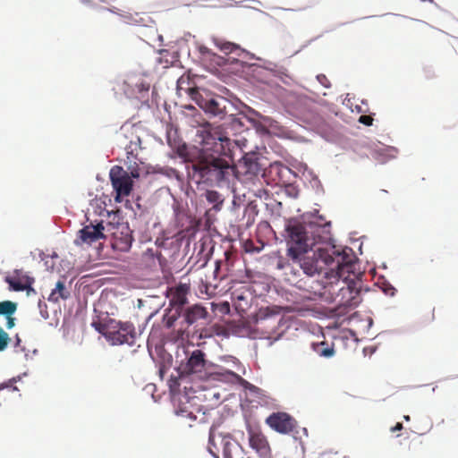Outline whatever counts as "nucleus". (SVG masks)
Instances as JSON below:
<instances>
[{
	"instance_id": "1",
	"label": "nucleus",
	"mask_w": 458,
	"mask_h": 458,
	"mask_svg": "<svg viewBox=\"0 0 458 458\" xmlns=\"http://www.w3.org/2000/svg\"><path fill=\"white\" fill-rule=\"evenodd\" d=\"M301 218V221L288 219V257L308 276L325 273L327 278L334 279L324 286L323 294L328 293L337 309L355 308L360 302V287L353 280H341L345 273L353 272L352 250H339L335 246L318 248L312 257H308L317 243L330 239L331 224L311 213L303 214Z\"/></svg>"
},
{
	"instance_id": "2",
	"label": "nucleus",
	"mask_w": 458,
	"mask_h": 458,
	"mask_svg": "<svg viewBox=\"0 0 458 458\" xmlns=\"http://www.w3.org/2000/svg\"><path fill=\"white\" fill-rule=\"evenodd\" d=\"M197 137L201 154L191 164L192 176L209 185H220L236 177L237 171L229 148L230 140L223 135L220 128L207 123L198 131Z\"/></svg>"
},
{
	"instance_id": "3",
	"label": "nucleus",
	"mask_w": 458,
	"mask_h": 458,
	"mask_svg": "<svg viewBox=\"0 0 458 458\" xmlns=\"http://www.w3.org/2000/svg\"><path fill=\"white\" fill-rule=\"evenodd\" d=\"M285 309L279 306L260 309L255 316L256 329L268 339H278L286 331Z\"/></svg>"
},
{
	"instance_id": "4",
	"label": "nucleus",
	"mask_w": 458,
	"mask_h": 458,
	"mask_svg": "<svg viewBox=\"0 0 458 458\" xmlns=\"http://www.w3.org/2000/svg\"><path fill=\"white\" fill-rule=\"evenodd\" d=\"M183 357L176 352V371L179 377H191L192 378H208V361L206 354L199 349L189 352L182 349Z\"/></svg>"
},
{
	"instance_id": "5",
	"label": "nucleus",
	"mask_w": 458,
	"mask_h": 458,
	"mask_svg": "<svg viewBox=\"0 0 458 458\" xmlns=\"http://www.w3.org/2000/svg\"><path fill=\"white\" fill-rule=\"evenodd\" d=\"M95 328L113 345H133L137 337L135 327L131 322L109 318L104 323H93Z\"/></svg>"
},
{
	"instance_id": "6",
	"label": "nucleus",
	"mask_w": 458,
	"mask_h": 458,
	"mask_svg": "<svg viewBox=\"0 0 458 458\" xmlns=\"http://www.w3.org/2000/svg\"><path fill=\"white\" fill-rule=\"evenodd\" d=\"M218 443L222 445L224 458H244L242 445L230 434L224 435L217 432L216 428L212 426L209 429L208 449L215 458H219Z\"/></svg>"
},
{
	"instance_id": "7",
	"label": "nucleus",
	"mask_w": 458,
	"mask_h": 458,
	"mask_svg": "<svg viewBox=\"0 0 458 458\" xmlns=\"http://www.w3.org/2000/svg\"><path fill=\"white\" fill-rule=\"evenodd\" d=\"M109 177L115 192L114 199L121 202L122 198L129 196L132 191V177L120 165L111 168Z\"/></svg>"
},
{
	"instance_id": "8",
	"label": "nucleus",
	"mask_w": 458,
	"mask_h": 458,
	"mask_svg": "<svg viewBox=\"0 0 458 458\" xmlns=\"http://www.w3.org/2000/svg\"><path fill=\"white\" fill-rule=\"evenodd\" d=\"M106 234L112 236V246L119 251H128L131 246L133 238L128 225L118 224L114 225L107 223Z\"/></svg>"
},
{
	"instance_id": "9",
	"label": "nucleus",
	"mask_w": 458,
	"mask_h": 458,
	"mask_svg": "<svg viewBox=\"0 0 458 458\" xmlns=\"http://www.w3.org/2000/svg\"><path fill=\"white\" fill-rule=\"evenodd\" d=\"M107 223L100 221L96 225L90 223L78 232V238L74 241L76 245L91 244L100 239L107 238Z\"/></svg>"
},
{
	"instance_id": "10",
	"label": "nucleus",
	"mask_w": 458,
	"mask_h": 458,
	"mask_svg": "<svg viewBox=\"0 0 458 458\" xmlns=\"http://www.w3.org/2000/svg\"><path fill=\"white\" fill-rule=\"evenodd\" d=\"M191 292V285L187 283H179L175 286L167 289L166 296L169 299L170 306L173 309L182 310L188 301V295Z\"/></svg>"
},
{
	"instance_id": "11",
	"label": "nucleus",
	"mask_w": 458,
	"mask_h": 458,
	"mask_svg": "<svg viewBox=\"0 0 458 458\" xmlns=\"http://www.w3.org/2000/svg\"><path fill=\"white\" fill-rule=\"evenodd\" d=\"M240 173L245 175L248 179H252L259 174H263L264 168L260 163V157L256 153H248L243 157L239 165Z\"/></svg>"
},
{
	"instance_id": "12",
	"label": "nucleus",
	"mask_w": 458,
	"mask_h": 458,
	"mask_svg": "<svg viewBox=\"0 0 458 458\" xmlns=\"http://www.w3.org/2000/svg\"><path fill=\"white\" fill-rule=\"evenodd\" d=\"M5 281L9 284V289L12 291H26L27 295L36 293L35 289L32 287L34 278L26 274L16 271L13 276H7Z\"/></svg>"
},
{
	"instance_id": "13",
	"label": "nucleus",
	"mask_w": 458,
	"mask_h": 458,
	"mask_svg": "<svg viewBox=\"0 0 458 458\" xmlns=\"http://www.w3.org/2000/svg\"><path fill=\"white\" fill-rule=\"evenodd\" d=\"M250 446L256 451L260 458H271V448L267 437L259 430L250 429Z\"/></svg>"
},
{
	"instance_id": "14",
	"label": "nucleus",
	"mask_w": 458,
	"mask_h": 458,
	"mask_svg": "<svg viewBox=\"0 0 458 458\" xmlns=\"http://www.w3.org/2000/svg\"><path fill=\"white\" fill-rule=\"evenodd\" d=\"M208 377L229 384H238L243 380L237 373L221 367L214 371L208 372Z\"/></svg>"
},
{
	"instance_id": "15",
	"label": "nucleus",
	"mask_w": 458,
	"mask_h": 458,
	"mask_svg": "<svg viewBox=\"0 0 458 458\" xmlns=\"http://www.w3.org/2000/svg\"><path fill=\"white\" fill-rule=\"evenodd\" d=\"M124 164L128 174H130L132 178H139L142 174L147 172L145 163L140 157H126Z\"/></svg>"
},
{
	"instance_id": "16",
	"label": "nucleus",
	"mask_w": 458,
	"mask_h": 458,
	"mask_svg": "<svg viewBox=\"0 0 458 458\" xmlns=\"http://www.w3.org/2000/svg\"><path fill=\"white\" fill-rule=\"evenodd\" d=\"M208 311L199 304L192 305L184 310L183 317L188 326L196 323L198 320L206 318Z\"/></svg>"
},
{
	"instance_id": "17",
	"label": "nucleus",
	"mask_w": 458,
	"mask_h": 458,
	"mask_svg": "<svg viewBox=\"0 0 458 458\" xmlns=\"http://www.w3.org/2000/svg\"><path fill=\"white\" fill-rule=\"evenodd\" d=\"M266 423L273 430L286 433V412H273L266 419Z\"/></svg>"
},
{
	"instance_id": "18",
	"label": "nucleus",
	"mask_w": 458,
	"mask_h": 458,
	"mask_svg": "<svg viewBox=\"0 0 458 458\" xmlns=\"http://www.w3.org/2000/svg\"><path fill=\"white\" fill-rule=\"evenodd\" d=\"M213 42L215 46L225 55L235 54L237 56H242L245 54V51L239 45L233 42L219 38H214Z\"/></svg>"
},
{
	"instance_id": "19",
	"label": "nucleus",
	"mask_w": 458,
	"mask_h": 458,
	"mask_svg": "<svg viewBox=\"0 0 458 458\" xmlns=\"http://www.w3.org/2000/svg\"><path fill=\"white\" fill-rule=\"evenodd\" d=\"M197 103L199 107H201L207 113H210L212 114H219L222 113V108L220 107L219 103L213 98H200L197 100Z\"/></svg>"
},
{
	"instance_id": "20",
	"label": "nucleus",
	"mask_w": 458,
	"mask_h": 458,
	"mask_svg": "<svg viewBox=\"0 0 458 458\" xmlns=\"http://www.w3.org/2000/svg\"><path fill=\"white\" fill-rule=\"evenodd\" d=\"M178 415H181L183 418H189L192 420H197L199 423H206L208 421V415L206 411H202L201 408H198L196 411H188L185 408H181L177 411Z\"/></svg>"
},
{
	"instance_id": "21",
	"label": "nucleus",
	"mask_w": 458,
	"mask_h": 458,
	"mask_svg": "<svg viewBox=\"0 0 458 458\" xmlns=\"http://www.w3.org/2000/svg\"><path fill=\"white\" fill-rule=\"evenodd\" d=\"M70 296V292L66 289L65 284L62 281H58L55 288L52 290L48 301L54 303L58 302L61 299L66 300Z\"/></svg>"
},
{
	"instance_id": "22",
	"label": "nucleus",
	"mask_w": 458,
	"mask_h": 458,
	"mask_svg": "<svg viewBox=\"0 0 458 458\" xmlns=\"http://www.w3.org/2000/svg\"><path fill=\"white\" fill-rule=\"evenodd\" d=\"M141 149L142 148L140 138L133 132H131L130 141L125 146L126 157H140V151Z\"/></svg>"
},
{
	"instance_id": "23",
	"label": "nucleus",
	"mask_w": 458,
	"mask_h": 458,
	"mask_svg": "<svg viewBox=\"0 0 458 458\" xmlns=\"http://www.w3.org/2000/svg\"><path fill=\"white\" fill-rule=\"evenodd\" d=\"M288 436L291 435L295 440H301L303 436H307V429L305 428H300L297 425V421L288 415Z\"/></svg>"
},
{
	"instance_id": "24",
	"label": "nucleus",
	"mask_w": 458,
	"mask_h": 458,
	"mask_svg": "<svg viewBox=\"0 0 458 458\" xmlns=\"http://www.w3.org/2000/svg\"><path fill=\"white\" fill-rule=\"evenodd\" d=\"M312 349L321 357L329 358L335 354L334 344H329L325 341L312 344Z\"/></svg>"
},
{
	"instance_id": "25",
	"label": "nucleus",
	"mask_w": 458,
	"mask_h": 458,
	"mask_svg": "<svg viewBox=\"0 0 458 458\" xmlns=\"http://www.w3.org/2000/svg\"><path fill=\"white\" fill-rule=\"evenodd\" d=\"M283 165L279 163H274L269 167V174L276 177L273 178L276 184L284 185L285 182L283 175Z\"/></svg>"
},
{
	"instance_id": "26",
	"label": "nucleus",
	"mask_w": 458,
	"mask_h": 458,
	"mask_svg": "<svg viewBox=\"0 0 458 458\" xmlns=\"http://www.w3.org/2000/svg\"><path fill=\"white\" fill-rule=\"evenodd\" d=\"M17 304L11 301H4L0 302V315H4L5 317L13 316L16 311Z\"/></svg>"
},
{
	"instance_id": "27",
	"label": "nucleus",
	"mask_w": 458,
	"mask_h": 458,
	"mask_svg": "<svg viewBox=\"0 0 458 458\" xmlns=\"http://www.w3.org/2000/svg\"><path fill=\"white\" fill-rule=\"evenodd\" d=\"M274 233L271 226L267 223H262L258 225L256 241L259 244L260 241H266L264 236Z\"/></svg>"
},
{
	"instance_id": "28",
	"label": "nucleus",
	"mask_w": 458,
	"mask_h": 458,
	"mask_svg": "<svg viewBox=\"0 0 458 458\" xmlns=\"http://www.w3.org/2000/svg\"><path fill=\"white\" fill-rule=\"evenodd\" d=\"M267 241H260L259 245L256 246L254 240H248L244 243V250L246 252L255 253L260 252L267 245Z\"/></svg>"
},
{
	"instance_id": "29",
	"label": "nucleus",
	"mask_w": 458,
	"mask_h": 458,
	"mask_svg": "<svg viewBox=\"0 0 458 458\" xmlns=\"http://www.w3.org/2000/svg\"><path fill=\"white\" fill-rule=\"evenodd\" d=\"M206 199L212 204H222L223 202L221 195L216 191H208L206 193Z\"/></svg>"
},
{
	"instance_id": "30",
	"label": "nucleus",
	"mask_w": 458,
	"mask_h": 458,
	"mask_svg": "<svg viewBox=\"0 0 458 458\" xmlns=\"http://www.w3.org/2000/svg\"><path fill=\"white\" fill-rule=\"evenodd\" d=\"M182 310L174 309V313L172 315H165V319L166 320V327H172L177 318L181 316Z\"/></svg>"
},
{
	"instance_id": "31",
	"label": "nucleus",
	"mask_w": 458,
	"mask_h": 458,
	"mask_svg": "<svg viewBox=\"0 0 458 458\" xmlns=\"http://www.w3.org/2000/svg\"><path fill=\"white\" fill-rule=\"evenodd\" d=\"M9 341L10 337L8 334L0 327V351H4L7 347Z\"/></svg>"
},
{
	"instance_id": "32",
	"label": "nucleus",
	"mask_w": 458,
	"mask_h": 458,
	"mask_svg": "<svg viewBox=\"0 0 458 458\" xmlns=\"http://www.w3.org/2000/svg\"><path fill=\"white\" fill-rule=\"evenodd\" d=\"M300 189L295 182L288 183V197L296 199L299 195Z\"/></svg>"
},
{
	"instance_id": "33",
	"label": "nucleus",
	"mask_w": 458,
	"mask_h": 458,
	"mask_svg": "<svg viewBox=\"0 0 458 458\" xmlns=\"http://www.w3.org/2000/svg\"><path fill=\"white\" fill-rule=\"evenodd\" d=\"M170 392L172 394L176 393L179 390L180 383L179 378L176 377H172L168 381Z\"/></svg>"
},
{
	"instance_id": "34",
	"label": "nucleus",
	"mask_w": 458,
	"mask_h": 458,
	"mask_svg": "<svg viewBox=\"0 0 458 458\" xmlns=\"http://www.w3.org/2000/svg\"><path fill=\"white\" fill-rule=\"evenodd\" d=\"M307 103H308L307 98H303V99L301 98L298 101L297 104H293V103L291 104V110L299 112L300 114H302V105L306 106Z\"/></svg>"
},
{
	"instance_id": "35",
	"label": "nucleus",
	"mask_w": 458,
	"mask_h": 458,
	"mask_svg": "<svg viewBox=\"0 0 458 458\" xmlns=\"http://www.w3.org/2000/svg\"><path fill=\"white\" fill-rule=\"evenodd\" d=\"M317 80L325 88H329L330 87V81H329V80L327 79V77L326 75L318 74L317 76Z\"/></svg>"
},
{
	"instance_id": "36",
	"label": "nucleus",
	"mask_w": 458,
	"mask_h": 458,
	"mask_svg": "<svg viewBox=\"0 0 458 458\" xmlns=\"http://www.w3.org/2000/svg\"><path fill=\"white\" fill-rule=\"evenodd\" d=\"M359 122L365 125H372L373 118L369 115H360L359 118Z\"/></svg>"
},
{
	"instance_id": "37",
	"label": "nucleus",
	"mask_w": 458,
	"mask_h": 458,
	"mask_svg": "<svg viewBox=\"0 0 458 458\" xmlns=\"http://www.w3.org/2000/svg\"><path fill=\"white\" fill-rule=\"evenodd\" d=\"M136 87L138 88V90L140 92H141V91H148V89H149V85L148 84H145L143 82L137 83Z\"/></svg>"
},
{
	"instance_id": "38",
	"label": "nucleus",
	"mask_w": 458,
	"mask_h": 458,
	"mask_svg": "<svg viewBox=\"0 0 458 458\" xmlns=\"http://www.w3.org/2000/svg\"><path fill=\"white\" fill-rule=\"evenodd\" d=\"M6 327L8 329L12 328L14 327V320L15 318L13 317V316H10V317H6Z\"/></svg>"
},
{
	"instance_id": "39",
	"label": "nucleus",
	"mask_w": 458,
	"mask_h": 458,
	"mask_svg": "<svg viewBox=\"0 0 458 458\" xmlns=\"http://www.w3.org/2000/svg\"><path fill=\"white\" fill-rule=\"evenodd\" d=\"M403 428V424L401 422H397L396 425L391 428V431L394 432V431L402 430Z\"/></svg>"
},
{
	"instance_id": "40",
	"label": "nucleus",
	"mask_w": 458,
	"mask_h": 458,
	"mask_svg": "<svg viewBox=\"0 0 458 458\" xmlns=\"http://www.w3.org/2000/svg\"><path fill=\"white\" fill-rule=\"evenodd\" d=\"M384 291L386 294L393 296L394 294L395 289L394 287H390L388 289H385Z\"/></svg>"
},
{
	"instance_id": "41",
	"label": "nucleus",
	"mask_w": 458,
	"mask_h": 458,
	"mask_svg": "<svg viewBox=\"0 0 458 458\" xmlns=\"http://www.w3.org/2000/svg\"><path fill=\"white\" fill-rule=\"evenodd\" d=\"M219 267H220V261H216V270H215V273H216V272L219 270Z\"/></svg>"
},
{
	"instance_id": "42",
	"label": "nucleus",
	"mask_w": 458,
	"mask_h": 458,
	"mask_svg": "<svg viewBox=\"0 0 458 458\" xmlns=\"http://www.w3.org/2000/svg\"><path fill=\"white\" fill-rule=\"evenodd\" d=\"M20 343H21V339L18 336H16V346H18L20 344Z\"/></svg>"
},
{
	"instance_id": "43",
	"label": "nucleus",
	"mask_w": 458,
	"mask_h": 458,
	"mask_svg": "<svg viewBox=\"0 0 458 458\" xmlns=\"http://www.w3.org/2000/svg\"><path fill=\"white\" fill-rule=\"evenodd\" d=\"M403 419L406 420V421H409L410 420V416L409 415H405L403 417Z\"/></svg>"
},
{
	"instance_id": "44",
	"label": "nucleus",
	"mask_w": 458,
	"mask_h": 458,
	"mask_svg": "<svg viewBox=\"0 0 458 458\" xmlns=\"http://www.w3.org/2000/svg\"><path fill=\"white\" fill-rule=\"evenodd\" d=\"M217 447H218L219 449H220V448H222V445L218 443V444H217Z\"/></svg>"
},
{
	"instance_id": "45",
	"label": "nucleus",
	"mask_w": 458,
	"mask_h": 458,
	"mask_svg": "<svg viewBox=\"0 0 458 458\" xmlns=\"http://www.w3.org/2000/svg\"><path fill=\"white\" fill-rule=\"evenodd\" d=\"M295 210H296V212H300L301 208H296Z\"/></svg>"
},
{
	"instance_id": "46",
	"label": "nucleus",
	"mask_w": 458,
	"mask_h": 458,
	"mask_svg": "<svg viewBox=\"0 0 458 458\" xmlns=\"http://www.w3.org/2000/svg\"><path fill=\"white\" fill-rule=\"evenodd\" d=\"M277 205L282 208V202H278Z\"/></svg>"
},
{
	"instance_id": "47",
	"label": "nucleus",
	"mask_w": 458,
	"mask_h": 458,
	"mask_svg": "<svg viewBox=\"0 0 458 458\" xmlns=\"http://www.w3.org/2000/svg\"><path fill=\"white\" fill-rule=\"evenodd\" d=\"M278 267H279V268L283 267V266L281 265V263H278Z\"/></svg>"
}]
</instances>
